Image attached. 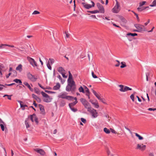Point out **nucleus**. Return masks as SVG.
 <instances>
[{
  "label": "nucleus",
  "mask_w": 156,
  "mask_h": 156,
  "mask_svg": "<svg viewBox=\"0 0 156 156\" xmlns=\"http://www.w3.org/2000/svg\"><path fill=\"white\" fill-rule=\"evenodd\" d=\"M80 101L85 107L87 109V111L91 114L92 116L94 118H96L97 116V113L96 110L91 108L88 102L84 98H81Z\"/></svg>",
  "instance_id": "obj_1"
},
{
  "label": "nucleus",
  "mask_w": 156,
  "mask_h": 156,
  "mask_svg": "<svg viewBox=\"0 0 156 156\" xmlns=\"http://www.w3.org/2000/svg\"><path fill=\"white\" fill-rule=\"evenodd\" d=\"M68 84L66 87V90L68 91L74 92L76 90V86L73 80L67 81Z\"/></svg>",
  "instance_id": "obj_2"
},
{
  "label": "nucleus",
  "mask_w": 156,
  "mask_h": 156,
  "mask_svg": "<svg viewBox=\"0 0 156 156\" xmlns=\"http://www.w3.org/2000/svg\"><path fill=\"white\" fill-rule=\"evenodd\" d=\"M116 3L114 7L112 9V11L113 13H117L120 10V4L117 0H116Z\"/></svg>",
  "instance_id": "obj_3"
},
{
  "label": "nucleus",
  "mask_w": 156,
  "mask_h": 156,
  "mask_svg": "<svg viewBox=\"0 0 156 156\" xmlns=\"http://www.w3.org/2000/svg\"><path fill=\"white\" fill-rule=\"evenodd\" d=\"M134 26L137 29L136 31L137 32H141L142 31H145V29L144 26L139 24H135Z\"/></svg>",
  "instance_id": "obj_4"
},
{
  "label": "nucleus",
  "mask_w": 156,
  "mask_h": 156,
  "mask_svg": "<svg viewBox=\"0 0 156 156\" xmlns=\"http://www.w3.org/2000/svg\"><path fill=\"white\" fill-rule=\"evenodd\" d=\"M119 86L120 87V89H119V90L121 92H124L128 90H132V88L122 85H119Z\"/></svg>",
  "instance_id": "obj_5"
},
{
  "label": "nucleus",
  "mask_w": 156,
  "mask_h": 156,
  "mask_svg": "<svg viewBox=\"0 0 156 156\" xmlns=\"http://www.w3.org/2000/svg\"><path fill=\"white\" fill-rule=\"evenodd\" d=\"M68 100H70L71 101H73V102H71L69 104V107H72L73 106L75 105L77 103V98H66Z\"/></svg>",
  "instance_id": "obj_6"
},
{
  "label": "nucleus",
  "mask_w": 156,
  "mask_h": 156,
  "mask_svg": "<svg viewBox=\"0 0 156 156\" xmlns=\"http://www.w3.org/2000/svg\"><path fill=\"white\" fill-rule=\"evenodd\" d=\"M27 59L29 61L30 64L34 67L37 66V62L35 61V60L33 58L28 57L27 58Z\"/></svg>",
  "instance_id": "obj_7"
},
{
  "label": "nucleus",
  "mask_w": 156,
  "mask_h": 156,
  "mask_svg": "<svg viewBox=\"0 0 156 156\" xmlns=\"http://www.w3.org/2000/svg\"><path fill=\"white\" fill-rule=\"evenodd\" d=\"M92 3V5H90L87 4H86L84 2H83L82 3L83 5V6L85 8L88 9L92 7H94V2L92 1L91 2Z\"/></svg>",
  "instance_id": "obj_8"
},
{
  "label": "nucleus",
  "mask_w": 156,
  "mask_h": 156,
  "mask_svg": "<svg viewBox=\"0 0 156 156\" xmlns=\"http://www.w3.org/2000/svg\"><path fill=\"white\" fill-rule=\"evenodd\" d=\"M146 147V146L145 145H144L143 144H138L137 145L136 149L140 150L141 151H143L145 149Z\"/></svg>",
  "instance_id": "obj_9"
},
{
  "label": "nucleus",
  "mask_w": 156,
  "mask_h": 156,
  "mask_svg": "<svg viewBox=\"0 0 156 156\" xmlns=\"http://www.w3.org/2000/svg\"><path fill=\"white\" fill-rule=\"evenodd\" d=\"M30 119L32 122H33L34 121L37 124L38 123V119L35 114L30 115Z\"/></svg>",
  "instance_id": "obj_10"
},
{
  "label": "nucleus",
  "mask_w": 156,
  "mask_h": 156,
  "mask_svg": "<svg viewBox=\"0 0 156 156\" xmlns=\"http://www.w3.org/2000/svg\"><path fill=\"white\" fill-rule=\"evenodd\" d=\"M97 6L98 8L99 9V12L101 13H104L105 12L104 9L102 5L99 3L97 4Z\"/></svg>",
  "instance_id": "obj_11"
},
{
  "label": "nucleus",
  "mask_w": 156,
  "mask_h": 156,
  "mask_svg": "<svg viewBox=\"0 0 156 156\" xmlns=\"http://www.w3.org/2000/svg\"><path fill=\"white\" fill-rule=\"evenodd\" d=\"M34 151H36L38 153H39L40 154L42 155H44L45 154V152L42 149H39L38 148H35L34 149Z\"/></svg>",
  "instance_id": "obj_12"
},
{
  "label": "nucleus",
  "mask_w": 156,
  "mask_h": 156,
  "mask_svg": "<svg viewBox=\"0 0 156 156\" xmlns=\"http://www.w3.org/2000/svg\"><path fill=\"white\" fill-rule=\"evenodd\" d=\"M27 76L29 79L32 81H34L35 80V79L34 77L30 73H27Z\"/></svg>",
  "instance_id": "obj_13"
},
{
  "label": "nucleus",
  "mask_w": 156,
  "mask_h": 156,
  "mask_svg": "<svg viewBox=\"0 0 156 156\" xmlns=\"http://www.w3.org/2000/svg\"><path fill=\"white\" fill-rule=\"evenodd\" d=\"M90 101L94 105V107L96 108H98L99 107V105L97 101H93L90 100Z\"/></svg>",
  "instance_id": "obj_14"
},
{
  "label": "nucleus",
  "mask_w": 156,
  "mask_h": 156,
  "mask_svg": "<svg viewBox=\"0 0 156 156\" xmlns=\"http://www.w3.org/2000/svg\"><path fill=\"white\" fill-rule=\"evenodd\" d=\"M16 70L17 71H19V72H21L23 70L22 69V65L20 64L16 67Z\"/></svg>",
  "instance_id": "obj_15"
},
{
  "label": "nucleus",
  "mask_w": 156,
  "mask_h": 156,
  "mask_svg": "<svg viewBox=\"0 0 156 156\" xmlns=\"http://www.w3.org/2000/svg\"><path fill=\"white\" fill-rule=\"evenodd\" d=\"M39 105L40 110L41 112V113L42 114H44L45 113V111L44 106L41 105Z\"/></svg>",
  "instance_id": "obj_16"
},
{
  "label": "nucleus",
  "mask_w": 156,
  "mask_h": 156,
  "mask_svg": "<svg viewBox=\"0 0 156 156\" xmlns=\"http://www.w3.org/2000/svg\"><path fill=\"white\" fill-rule=\"evenodd\" d=\"M30 121L29 119H26L25 120V124L26 126V127L27 128H28L30 127V125L29 124V122Z\"/></svg>",
  "instance_id": "obj_17"
},
{
  "label": "nucleus",
  "mask_w": 156,
  "mask_h": 156,
  "mask_svg": "<svg viewBox=\"0 0 156 156\" xmlns=\"http://www.w3.org/2000/svg\"><path fill=\"white\" fill-rule=\"evenodd\" d=\"M58 71L61 74L65 72V70L62 67H60L57 69Z\"/></svg>",
  "instance_id": "obj_18"
},
{
  "label": "nucleus",
  "mask_w": 156,
  "mask_h": 156,
  "mask_svg": "<svg viewBox=\"0 0 156 156\" xmlns=\"http://www.w3.org/2000/svg\"><path fill=\"white\" fill-rule=\"evenodd\" d=\"M84 92L86 96L89 97L90 96V92L88 89L87 88H84Z\"/></svg>",
  "instance_id": "obj_19"
},
{
  "label": "nucleus",
  "mask_w": 156,
  "mask_h": 156,
  "mask_svg": "<svg viewBox=\"0 0 156 156\" xmlns=\"http://www.w3.org/2000/svg\"><path fill=\"white\" fill-rule=\"evenodd\" d=\"M92 92L97 98H100L101 97H102L100 94L97 93L94 90H93Z\"/></svg>",
  "instance_id": "obj_20"
},
{
  "label": "nucleus",
  "mask_w": 156,
  "mask_h": 156,
  "mask_svg": "<svg viewBox=\"0 0 156 156\" xmlns=\"http://www.w3.org/2000/svg\"><path fill=\"white\" fill-rule=\"evenodd\" d=\"M60 87V84L59 83H57L56 85L55 86L53 87V89L54 90H57Z\"/></svg>",
  "instance_id": "obj_21"
},
{
  "label": "nucleus",
  "mask_w": 156,
  "mask_h": 156,
  "mask_svg": "<svg viewBox=\"0 0 156 156\" xmlns=\"http://www.w3.org/2000/svg\"><path fill=\"white\" fill-rule=\"evenodd\" d=\"M42 100L46 102H51L52 100V98H41Z\"/></svg>",
  "instance_id": "obj_22"
},
{
  "label": "nucleus",
  "mask_w": 156,
  "mask_h": 156,
  "mask_svg": "<svg viewBox=\"0 0 156 156\" xmlns=\"http://www.w3.org/2000/svg\"><path fill=\"white\" fill-rule=\"evenodd\" d=\"M4 67L2 65H0V75L2 76V71H5V69H4Z\"/></svg>",
  "instance_id": "obj_23"
},
{
  "label": "nucleus",
  "mask_w": 156,
  "mask_h": 156,
  "mask_svg": "<svg viewBox=\"0 0 156 156\" xmlns=\"http://www.w3.org/2000/svg\"><path fill=\"white\" fill-rule=\"evenodd\" d=\"M69 76L67 81L73 80L72 78V75L69 71Z\"/></svg>",
  "instance_id": "obj_24"
},
{
  "label": "nucleus",
  "mask_w": 156,
  "mask_h": 156,
  "mask_svg": "<svg viewBox=\"0 0 156 156\" xmlns=\"http://www.w3.org/2000/svg\"><path fill=\"white\" fill-rule=\"evenodd\" d=\"M23 84L24 85H25V86H26L30 90H32L33 89L31 88L30 86V85L27 82H24L23 83Z\"/></svg>",
  "instance_id": "obj_25"
},
{
  "label": "nucleus",
  "mask_w": 156,
  "mask_h": 156,
  "mask_svg": "<svg viewBox=\"0 0 156 156\" xmlns=\"http://www.w3.org/2000/svg\"><path fill=\"white\" fill-rule=\"evenodd\" d=\"M13 81L16 83H19L20 84L22 83V82L21 80L18 79H15L13 80Z\"/></svg>",
  "instance_id": "obj_26"
},
{
  "label": "nucleus",
  "mask_w": 156,
  "mask_h": 156,
  "mask_svg": "<svg viewBox=\"0 0 156 156\" xmlns=\"http://www.w3.org/2000/svg\"><path fill=\"white\" fill-rule=\"evenodd\" d=\"M135 136L138 138V139L139 140H142L143 139V137L142 136L140 135L139 134H138L137 133H135Z\"/></svg>",
  "instance_id": "obj_27"
},
{
  "label": "nucleus",
  "mask_w": 156,
  "mask_h": 156,
  "mask_svg": "<svg viewBox=\"0 0 156 156\" xmlns=\"http://www.w3.org/2000/svg\"><path fill=\"white\" fill-rule=\"evenodd\" d=\"M121 65L120 66V67L122 68H124L126 66V63L125 62H121Z\"/></svg>",
  "instance_id": "obj_28"
},
{
  "label": "nucleus",
  "mask_w": 156,
  "mask_h": 156,
  "mask_svg": "<svg viewBox=\"0 0 156 156\" xmlns=\"http://www.w3.org/2000/svg\"><path fill=\"white\" fill-rule=\"evenodd\" d=\"M18 102L20 103V107L22 108V109L23 110H24L25 109V108H24V105L22 104L23 103V102L20 101H17Z\"/></svg>",
  "instance_id": "obj_29"
},
{
  "label": "nucleus",
  "mask_w": 156,
  "mask_h": 156,
  "mask_svg": "<svg viewBox=\"0 0 156 156\" xmlns=\"http://www.w3.org/2000/svg\"><path fill=\"white\" fill-rule=\"evenodd\" d=\"M0 126L2 130V131H4L5 130L4 126H6L5 123L4 122V124L3 123H1Z\"/></svg>",
  "instance_id": "obj_30"
},
{
  "label": "nucleus",
  "mask_w": 156,
  "mask_h": 156,
  "mask_svg": "<svg viewBox=\"0 0 156 156\" xmlns=\"http://www.w3.org/2000/svg\"><path fill=\"white\" fill-rule=\"evenodd\" d=\"M79 90L80 92H82L84 93H85L84 92V88H83L82 86L80 87L79 88Z\"/></svg>",
  "instance_id": "obj_31"
},
{
  "label": "nucleus",
  "mask_w": 156,
  "mask_h": 156,
  "mask_svg": "<svg viewBox=\"0 0 156 156\" xmlns=\"http://www.w3.org/2000/svg\"><path fill=\"white\" fill-rule=\"evenodd\" d=\"M104 131L107 134H109L110 133V131L109 129H108L106 128H105L104 129Z\"/></svg>",
  "instance_id": "obj_32"
},
{
  "label": "nucleus",
  "mask_w": 156,
  "mask_h": 156,
  "mask_svg": "<svg viewBox=\"0 0 156 156\" xmlns=\"http://www.w3.org/2000/svg\"><path fill=\"white\" fill-rule=\"evenodd\" d=\"M148 7H146L144 8L139 7L137 8V9L138 11H141L145 9H146Z\"/></svg>",
  "instance_id": "obj_33"
},
{
  "label": "nucleus",
  "mask_w": 156,
  "mask_h": 156,
  "mask_svg": "<svg viewBox=\"0 0 156 156\" xmlns=\"http://www.w3.org/2000/svg\"><path fill=\"white\" fill-rule=\"evenodd\" d=\"M87 12H90L92 14H94L96 13H98L99 12V11L98 10H95L92 11H88Z\"/></svg>",
  "instance_id": "obj_34"
},
{
  "label": "nucleus",
  "mask_w": 156,
  "mask_h": 156,
  "mask_svg": "<svg viewBox=\"0 0 156 156\" xmlns=\"http://www.w3.org/2000/svg\"><path fill=\"white\" fill-rule=\"evenodd\" d=\"M120 19L123 23H126V20L122 16H120Z\"/></svg>",
  "instance_id": "obj_35"
},
{
  "label": "nucleus",
  "mask_w": 156,
  "mask_h": 156,
  "mask_svg": "<svg viewBox=\"0 0 156 156\" xmlns=\"http://www.w3.org/2000/svg\"><path fill=\"white\" fill-rule=\"evenodd\" d=\"M60 98H73V97L70 96H67L65 94H62L61 95V96Z\"/></svg>",
  "instance_id": "obj_36"
},
{
  "label": "nucleus",
  "mask_w": 156,
  "mask_h": 156,
  "mask_svg": "<svg viewBox=\"0 0 156 156\" xmlns=\"http://www.w3.org/2000/svg\"><path fill=\"white\" fill-rule=\"evenodd\" d=\"M150 6L151 7H154L156 6V0H154L152 3V4L150 5Z\"/></svg>",
  "instance_id": "obj_37"
},
{
  "label": "nucleus",
  "mask_w": 156,
  "mask_h": 156,
  "mask_svg": "<svg viewBox=\"0 0 156 156\" xmlns=\"http://www.w3.org/2000/svg\"><path fill=\"white\" fill-rule=\"evenodd\" d=\"M41 93L44 97H45V98H47V97H48V94H46V93H44L43 92H41Z\"/></svg>",
  "instance_id": "obj_38"
},
{
  "label": "nucleus",
  "mask_w": 156,
  "mask_h": 156,
  "mask_svg": "<svg viewBox=\"0 0 156 156\" xmlns=\"http://www.w3.org/2000/svg\"><path fill=\"white\" fill-rule=\"evenodd\" d=\"M127 35L128 36L131 35L132 36H137V34H136V33L132 34V33H129L127 34Z\"/></svg>",
  "instance_id": "obj_39"
},
{
  "label": "nucleus",
  "mask_w": 156,
  "mask_h": 156,
  "mask_svg": "<svg viewBox=\"0 0 156 156\" xmlns=\"http://www.w3.org/2000/svg\"><path fill=\"white\" fill-rule=\"evenodd\" d=\"M98 99L101 102H102L104 104H106L105 102V99L104 98H98Z\"/></svg>",
  "instance_id": "obj_40"
},
{
  "label": "nucleus",
  "mask_w": 156,
  "mask_h": 156,
  "mask_svg": "<svg viewBox=\"0 0 156 156\" xmlns=\"http://www.w3.org/2000/svg\"><path fill=\"white\" fill-rule=\"evenodd\" d=\"M91 74L92 77L94 78H98L97 76L94 74V72H92Z\"/></svg>",
  "instance_id": "obj_41"
},
{
  "label": "nucleus",
  "mask_w": 156,
  "mask_h": 156,
  "mask_svg": "<svg viewBox=\"0 0 156 156\" xmlns=\"http://www.w3.org/2000/svg\"><path fill=\"white\" fill-rule=\"evenodd\" d=\"M48 62L49 63L50 62L51 64H52L54 62V60L52 58H49Z\"/></svg>",
  "instance_id": "obj_42"
},
{
  "label": "nucleus",
  "mask_w": 156,
  "mask_h": 156,
  "mask_svg": "<svg viewBox=\"0 0 156 156\" xmlns=\"http://www.w3.org/2000/svg\"><path fill=\"white\" fill-rule=\"evenodd\" d=\"M146 2L145 1H143L142 2H140L139 3V6L140 7L141 6L143 5H144L145 3H146Z\"/></svg>",
  "instance_id": "obj_43"
},
{
  "label": "nucleus",
  "mask_w": 156,
  "mask_h": 156,
  "mask_svg": "<svg viewBox=\"0 0 156 156\" xmlns=\"http://www.w3.org/2000/svg\"><path fill=\"white\" fill-rule=\"evenodd\" d=\"M47 66L48 68L50 70L51 69V67L50 66V64L49 63V62H48V63H47Z\"/></svg>",
  "instance_id": "obj_44"
},
{
  "label": "nucleus",
  "mask_w": 156,
  "mask_h": 156,
  "mask_svg": "<svg viewBox=\"0 0 156 156\" xmlns=\"http://www.w3.org/2000/svg\"><path fill=\"white\" fill-rule=\"evenodd\" d=\"M61 74H62V77L64 78H67V75H66V73H65V72H64V73H61Z\"/></svg>",
  "instance_id": "obj_45"
},
{
  "label": "nucleus",
  "mask_w": 156,
  "mask_h": 156,
  "mask_svg": "<svg viewBox=\"0 0 156 156\" xmlns=\"http://www.w3.org/2000/svg\"><path fill=\"white\" fill-rule=\"evenodd\" d=\"M58 77L61 80V82H62V83H63L64 81H62V78L61 76L60 75H58Z\"/></svg>",
  "instance_id": "obj_46"
},
{
  "label": "nucleus",
  "mask_w": 156,
  "mask_h": 156,
  "mask_svg": "<svg viewBox=\"0 0 156 156\" xmlns=\"http://www.w3.org/2000/svg\"><path fill=\"white\" fill-rule=\"evenodd\" d=\"M65 102L64 101H61V103L60 104V105L61 106H63L65 105Z\"/></svg>",
  "instance_id": "obj_47"
},
{
  "label": "nucleus",
  "mask_w": 156,
  "mask_h": 156,
  "mask_svg": "<svg viewBox=\"0 0 156 156\" xmlns=\"http://www.w3.org/2000/svg\"><path fill=\"white\" fill-rule=\"evenodd\" d=\"M81 120L84 123H85L86 122V119L83 118H81Z\"/></svg>",
  "instance_id": "obj_48"
},
{
  "label": "nucleus",
  "mask_w": 156,
  "mask_h": 156,
  "mask_svg": "<svg viewBox=\"0 0 156 156\" xmlns=\"http://www.w3.org/2000/svg\"><path fill=\"white\" fill-rule=\"evenodd\" d=\"M147 110L149 111H154L156 110V108H148L147 109Z\"/></svg>",
  "instance_id": "obj_49"
},
{
  "label": "nucleus",
  "mask_w": 156,
  "mask_h": 156,
  "mask_svg": "<svg viewBox=\"0 0 156 156\" xmlns=\"http://www.w3.org/2000/svg\"><path fill=\"white\" fill-rule=\"evenodd\" d=\"M40 13V12L37 11H34V12L33 13V14H37Z\"/></svg>",
  "instance_id": "obj_50"
},
{
  "label": "nucleus",
  "mask_w": 156,
  "mask_h": 156,
  "mask_svg": "<svg viewBox=\"0 0 156 156\" xmlns=\"http://www.w3.org/2000/svg\"><path fill=\"white\" fill-rule=\"evenodd\" d=\"M116 61L118 62V63H117V64L115 65V66L116 67H118L119 66L120 64V62L118 60H116Z\"/></svg>",
  "instance_id": "obj_51"
},
{
  "label": "nucleus",
  "mask_w": 156,
  "mask_h": 156,
  "mask_svg": "<svg viewBox=\"0 0 156 156\" xmlns=\"http://www.w3.org/2000/svg\"><path fill=\"white\" fill-rule=\"evenodd\" d=\"M35 92L37 93V94H39L40 93V91H39V90L37 89V88H35Z\"/></svg>",
  "instance_id": "obj_52"
},
{
  "label": "nucleus",
  "mask_w": 156,
  "mask_h": 156,
  "mask_svg": "<svg viewBox=\"0 0 156 156\" xmlns=\"http://www.w3.org/2000/svg\"><path fill=\"white\" fill-rule=\"evenodd\" d=\"M110 129L111 131V132L112 133H115V134H116L117 133L113 129L110 128Z\"/></svg>",
  "instance_id": "obj_53"
},
{
  "label": "nucleus",
  "mask_w": 156,
  "mask_h": 156,
  "mask_svg": "<svg viewBox=\"0 0 156 156\" xmlns=\"http://www.w3.org/2000/svg\"><path fill=\"white\" fill-rule=\"evenodd\" d=\"M4 46H8V47H12V48L14 47V46L13 45H9V44H4Z\"/></svg>",
  "instance_id": "obj_54"
},
{
  "label": "nucleus",
  "mask_w": 156,
  "mask_h": 156,
  "mask_svg": "<svg viewBox=\"0 0 156 156\" xmlns=\"http://www.w3.org/2000/svg\"><path fill=\"white\" fill-rule=\"evenodd\" d=\"M137 98H131L132 101L133 102H134L136 103H137V102H136Z\"/></svg>",
  "instance_id": "obj_55"
},
{
  "label": "nucleus",
  "mask_w": 156,
  "mask_h": 156,
  "mask_svg": "<svg viewBox=\"0 0 156 156\" xmlns=\"http://www.w3.org/2000/svg\"><path fill=\"white\" fill-rule=\"evenodd\" d=\"M71 110L73 111V112H76L77 111V109L75 108H74L72 107H70Z\"/></svg>",
  "instance_id": "obj_56"
},
{
  "label": "nucleus",
  "mask_w": 156,
  "mask_h": 156,
  "mask_svg": "<svg viewBox=\"0 0 156 156\" xmlns=\"http://www.w3.org/2000/svg\"><path fill=\"white\" fill-rule=\"evenodd\" d=\"M65 34H66V37L67 38H69V37L70 34L68 33L67 32H65Z\"/></svg>",
  "instance_id": "obj_57"
},
{
  "label": "nucleus",
  "mask_w": 156,
  "mask_h": 156,
  "mask_svg": "<svg viewBox=\"0 0 156 156\" xmlns=\"http://www.w3.org/2000/svg\"><path fill=\"white\" fill-rule=\"evenodd\" d=\"M133 13L136 16L137 19L138 20L139 19V17L138 16V15L136 13H135V12H133Z\"/></svg>",
  "instance_id": "obj_58"
},
{
  "label": "nucleus",
  "mask_w": 156,
  "mask_h": 156,
  "mask_svg": "<svg viewBox=\"0 0 156 156\" xmlns=\"http://www.w3.org/2000/svg\"><path fill=\"white\" fill-rule=\"evenodd\" d=\"M4 86L0 84V90H2Z\"/></svg>",
  "instance_id": "obj_59"
},
{
  "label": "nucleus",
  "mask_w": 156,
  "mask_h": 156,
  "mask_svg": "<svg viewBox=\"0 0 156 156\" xmlns=\"http://www.w3.org/2000/svg\"><path fill=\"white\" fill-rule=\"evenodd\" d=\"M135 94V93L134 92L133 94H132L130 96V98H134V94Z\"/></svg>",
  "instance_id": "obj_60"
},
{
  "label": "nucleus",
  "mask_w": 156,
  "mask_h": 156,
  "mask_svg": "<svg viewBox=\"0 0 156 156\" xmlns=\"http://www.w3.org/2000/svg\"><path fill=\"white\" fill-rule=\"evenodd\" d=\"M45 91L46 92H47V93H54V92H53L50 91H48V90H45Z\"/></svg>",
  "instance_id": "obj_61"
},
{
  "label": "nucleus",
  "mask_w": 156,
  "mask_h": 156,
  "mask_svg": "<svg viewBox=\"0 0 156 156\" xmlns=\"http://www.w3.org/2000/svg\"><path fill=\"white\" fill-rule=\"evenodd\" d=\"M4 46V44H2L0 45V49H2L3 48V47Z\"/></svg>",
  "instance_id": "obj_62"
},
{
  "label": "nucleus",
  "mask_w": 156,
  "mask_h": 156,
  "mask_svg": "<svg viewBox=\"0 0 156 156\" xmlns=\"http://www.w3.org/2000/svg\"><path fill=\"white\" fill-rule=\"evenodd\" d=\"M150 22V20H148L147 22V23H145L144 24L145 26L147 25V24Z\"/></svg>",
  "instance_id": "obj_63"
},
{
  "label": "nucleus",
  "mask_w": 156,
  "mask_h": 156,
  "mask_svg": "<svg viewBox=\"0 0 156 156\" xmlns=\"http://www.w3.org/2000/svg\"><path fill=\"white\" fill-rule=\"evenodd\" d=\"M0 123H3L4 124V122L0 118Z\"/></svg>",
  "instance_id": "obj_64"
}]
</instances>
